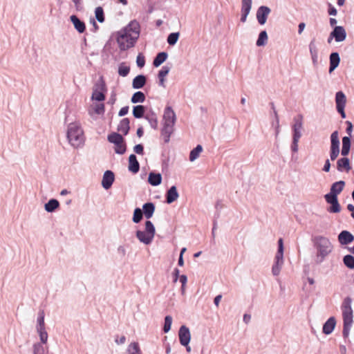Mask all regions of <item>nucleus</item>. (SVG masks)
I'll return each instance as SVG.
<instances>
[{
  "instance_id": "obj_1",
  "label": "nucleus",
  "mask_w": 354,
  "mask_h": 354,
  "mask_svg": "<svg viewBox=\"0 0 354 354\" xmlns=\"http://www.w3.org/2000/svg\"><path fill=\"white\" fill-rule=\"evenodd\" d=\"M312 241L317 250L315 263L320 264L331 253L333 246L330 240L324 236H315Z\"/></svg>"
},
{
  "instance_id": "obj_2",
  "label": "nucleus",
  "mask_w": 354,
  "mask_h": 354,
  "mask_svg": "<svg viewBox=\"0 0 354 354\" xmlns=\"http://www.w3.org/2000/svg\"><path fill=\"white\" fill-rule=\"evenodd\" d=\"M351 299L346 297L344 299L342 305V316H343V331L342 335L344 338H347L349 335L351 328L353 324V309L351 307Z\"/></svg>"
},
{
  "instance_id": "obj_3",
  "label": "nucleus",
  "mask_w": 354,
  "mask_h": 354,
  "mask_svg": "<svg viewBox=\"0 0 354 354\" xmlns=\"http://www.w3.org/2000/svg\"><path fill=\"white\" fill-rule=\"evenodd\" d=\"M67 138L73 147L82 146L84 141L82 129L77 124L71 123L68 127Z\"/></svg>"
},
{
  "instance_id": "obj_4",
  "label": "nucleus",
  "mask_w": 354,
  "mask_h": 354,
  "mask_svg": "<svg viewBox=\"0 0 354 354\" xmlns=\"http://www.w3.org/2000/svg\"><path fill=\"white\" fill-rule=\"evenodd\" d=\"M115 40L118 43L120 51H126L135 46L138 40H130L132 37L129 36L126 32L117 31L114 33Z\"/></svg>"
},
{
  "instance_id": "obj_5",
  "label": "nucleus",
  "mask_w": 354,
  "mask_h": 354,
  "mask_svg": "<svg viewBox=\"0 0 354 354\" xmlns=\"http://www.w3.org/2000/svg\"><path fill=\"white\" fill-rule=\"evenodd\" d=\"M120 31L124 32L129 35V36L132 37L133 39H130V40H138L140 33V25L136 20H132L128 25L120 30Z\"/></svg>"
},
{
  "instance_id": "obj_6",
  "label": "nucleus",
  "mask_w": 354,
  "mask_h": 354,
  "mask_svg": "<svg viewBox=\"0 0 354 354\" xmlns=\"http://www.w3.org/2000/svg\"><path fill=\"white\" fill-rule=\"evenodd\" d=\"M330 158L331 160H335L339 154V140L338 131H335L330 135Z\"/></svg>"
},
{
  "instance_id": "obj_7",
  "label": "nucleus",
  "mask_w": 354,
  "mask_h": 354,
  "mask_svg": "<svg viewBox=\"0 0 354 354\" xmlns=\"http://www.w3.org/2000/svg\"><path fill=\"white\" fill-rule=\"evenodd\" d=\"M346 102V99L344 93L342 91L337 92L335 94L336 109L342 118H346V113L344 111Z\"/></svg>"
},
{
  "instance_id": "obj_8",
  "label": "nucleus",
  "mask_w": 354,
  "mask_h": 354,
  "mask_svg": "<svg viewBox=\"0 0 354 354\" xmlns=\"http://www.w3.org/2000/svg\"><path fill=\"white\" fill-rule=\"evenodd\" d=\"M179 341L182 346H187L190 342L191 334L188 327L183 325L178 330Z\"/></svg>"
},
{
  "instance_id": "obj_9",
  "label": "nucleus",
  "mask_w": 354,
  "mask_h": 354,
  "mask_svg": "<svg viewBox=\"0 0 354 354\" xmlns=\"http://www.w3.org/2000/svg\"><path fill=\"white\" fill-rule=\"evenodd\" d=\"M271 10L266 6H261L257 10V19L260 25H264L266 23L268 17L270 13Z\"/></svg>"
},
{
  "instance_id": "obj_10",
  "label": "nucleus",
  "mask_w": 354,
  "mask_h": 354,
  "mask_svg": "<svg viewBox=\"0 0 354 354\" xmlns=\"http://www.w3.org/2000/svg\"><path fill=\"white\" fill-rule=\"evenodd\" d=\"M345 186V182L344 180L337 181L331 185L330 192L326 194L324 196L328 197H337Z\"/></svg>"
},
{
  "instance_id": "obj_11",
  "label": "nucleus",
  "mask_w": 354,
  "mask_h": 354,
  "mask_svg": "<svg viewBox=\"0 0 354 354\" xmlns=\"http://www.w3.org/2000/svg\"><path fill=\"white\" fill-rule=\"evenodd\" d=\"M332 37L336 42H342L346 38V32L343 26H335L332 30Z\"/></svg>"
},
{
  "instance_id": "obj_12",
  "label": "nucleus",
  "mask_w": 354,
  "mask_h": 354,
  "mask_svg": "<svg viewBox=\"0 0 354 354\" xmlns=\"http://www.w3.org/2000/svg\"><path fill=\"white\" fill-rule=\"evenodd\" d=\"M115 180V176L112 171L106 170L102 177V186L105 189H109L113 185Z\"/></svg>"
},
{
  "instance_id": "obj_13",
  "label": "nucleus",
  "mask_w": 354,
  "mask_h": 354,
  "mask_svg": "<svg viewBox=\"0 0 354 354\" xmlns=\"http://www.w3.org/2000/svg\"><path fill=\"white\" fill-rule=\"evenodd\" d=\"M163 121L165 124H176V115L171 106H166L165 109Z\"/></svg>"
},
{
  "instance_id": "obj_14",
  "label": "nucleus",
  "mask_w": 354,
  "mask_h": 354,
  "mask_svg": "<svg viewBox=\"0 0 354 354\" xmlns=\"http://www.w3.org/2000/svg\"><path fill=\"white\" fill-rule=\"evenodd\" d=\"M174 125L172 124L163 123L162 128L161 129V136L164 139L165 143H168L170 140V137L174 131Z\"/></svg>"
},
{
  "instance_id": "obj_15",
  "label": "nucleus",
  "mask_w": 354,
  "mask_h": 354,
  "mask_svg": "<svg viewBox=\"0 0 354 354\" xmlns=\"http://www.w3.org/2000/svg\"><path fill=\"white\" fill-rule=\"evenodd\" d=\"M324 198L326 203L330 205V206L327 209L328 212L330 213H338L340 212L341 207L338 202L337 197L324 196Z\"/></svg>"
},
{
  "instance_id": "obj_16",
  "label": "nucleus",
  "mask_w": 354,
  "mask_h": 354,
  "mask_svg": "<svg viewBox=\"0 0 354 354\" xmlns=\"http://www.w3.org/2000/svg\"><path fill=\"white\" fill-rule=\"evenodd\" d=\"M338 241L341 245H348L354 241V236L350 232L343 230L338 235Z\"/></svg>"
},
{
  "instance_id": "obj_17",
  "label": "nucleus",
  "mask_w": 354,
  "mask_h": 354,
  "mask_svg": "<svg viewBox=\"0 0 354 354\" xmlns=\"http://www.w3.org/2000/svg\"><path fill=\"white\" fill-rule=\"evenodd\" d=\"M336 325V320L334 317H330L328 319V320L324 324L322 328V332L325 335H330L333 331Z\"/></svg>"
},
{
  "instance_id": "obj_18",
  "label": "nucleus",
  "mask_w": 354,
  "mask_h": 354,
  "mask_svg": "<svg viewBox=\"0 0 354 354\" xmlns=\"http://www.w3.org/2000/svg\"><path fill=\"white\" fill-rule=\"evenodd\" d=\"M166 202L168 204H171L176 201L179 196L177 188L175 185L171 186L166 193Z\"/></svg>"
},
{
  "instance_id": "obj_19",
  "label": "nucleus",
  "mask_w": 354,
  "mask_h": 354,
  "mask_svg": "<svg viewBox=\"0 0 354 354\" xmlns=\"http://www.w3.org/2000/svg\"><path fill=\"white\" fill-rule=\"evenodd\" d=\"M136 236L141 243L145 245H149L154 238L153 236H150L147 232L142 230H137Z\"/></svg>"
},
{
  "instance_id": "obj_20",
  "label": "nucleus",
  "mask_w": 354,
  "mask_h": 354,
  "mask_svg": "<svg viewBox=\"0 0 354 354\" xmlns=\"http://www.w3.org/2000/svg\"><path fill=\"white\" fill-rule=\"evenodd\" d=\"M147 76L145 75H138L132 81V87L134 89H140L144 87L147 83Z\"/></svg>"
},
{
  "instance_id": "obj_21",
  "label": "nucleus",
  "mask_w": 354,
  "mask_h": 354,
  "mask_svg": "<svg viewBox=\"0 0 354 354\" xmlns=\"http://www.w3.org/2000/svg\"><path fill=\"white\" fill-rule=\"evenodd\" d=\"M70 19L77 31L80 33H83L85 31V23L83 21H81L76 15H71L70 17Z\"/></svg>"
},
{
  "instance_id": "obj_22",
  "label": "nucleus",
  "mask_w": 354,
  "mask_h": 354,
  "mask_svg": "<svg viewBox=\"0 0 354 354\" xmlns=\"http://www.w3.org/2000/svg\"><path fill=\"white\" fill-rule=\"evenodd\" d=\"M308 46L313 64L314 66H316L318 61V49L317 48L315 39L310 41Z\"/></svg>"
},
{
  "instance_id": "obj_23",
  "label": "nucleus",
  "mask_w": 354,
  "mask_h": 354,
  "mask_svg": "<svg viewBox=\"0 0 354 354\" xmlns=\"http://www.w3.org/2000/svg\"><path fill=\"white\" fill-rule=\"evenodd\" d=\"M351 169L350 165V161L348 158L344 156L343 158H339L337 161V169L339 171H343L345 170L346 171H348Z\"/></svg>"
},
{
  "instance_id": "obj_24",
  "label": "nucleus",
  "mask_w": 354,
  "mask_h": 354,
  "mask_svg": "<svg viewBox=\"0 0 354 354\" xmlns=\"http://www.w3.org/2000/svg\"><path fill=\"white\" fill-rule=\"evenodd\" d=\"M155 209L156 207L154 203L152 202H148L142 205V211L146 218L149 219L153 216Z\"/></svg>"
},
{
  "instance_id": "obj_25",
  "label": "nucleus",
  "mask_w": 354,
  "mask_h": 354,
  "mask_svg": "<svg viewBox=\"0 0 354 354\" xmlns=\"http://www.w3.org/2000/svg\"><path fill=\"white\" fill-rule=\"evenodd\" d=\"M129 170L134 174L139 171L140 164L135 154H131L129 157Z\"/></svg>"
},
{
  "instance_id": "obj_26",
  "label": "nucleus",
  "mask_w": 354,
  "mask_h": 354,
  "mask_svg": "<svg viewBox=\"0 0 354 354\" xmlns=\"http://www.w3.org/2000/svg\"><path fill=\"white\" fill-rule=\"evenodd\" d=\"M329 73H331L339 64L340 57L337 52L330 53V57Z\"/></svg>"
},
{
  "instance_id": "obj_27",
  "label": "nucleus",
  "mask_w": 354,
  "mask_h": 354,
  "mask_svg": "<svg viewBox=\"0 0 354 354\" xmlns=\"http://www.w3.org/2000/svg\"><path fill=\"white\" fill-rule=\"evenodd\" d=\"M130 120L129 118H125L120 120L117 130L118 132L122 133L124 136H127L129 133L130 129Z\"/></svg>"
},
{
  "instance_id": "obj_28",
  "label": "nucleus",
  "mask_w": 354,
  "mask_h": 354,
  "mask_svg": "<svg viewBox=\"0 0 354 354\" xmlns=\"http://www.w3.org/2000/svg\"><path fill=\"white\" fill-rule=\"evenodd\" d=\"M148 182L152 186H158L162 182V175L160 173L151 171L149 174Z\"/></svg>"
},
{
  "instance_id": "obj_29",
  "label": "nucleus",
  "mask_w": 354,
  "mask_h": 354,
  "mask_svg": "<svg viewBox=\"0 0 354 354\" xmlns=\"http://www.w3.org/2000/svg\"><path fill=\"white\" fill-rule=\"evenodd\" d=\"M252 3L249 2H241V17L240 19L241 22L244 23L246 21L247 17L250 14V10L252 8Z\"/></svg>"
},
{
  "instance_id": "obj_30",
  "label": "nucleus",
  "mask_w": 354,
  "mask_h": 354,
  "mask_svg": "<svg viewBox=\"0 0 354 354\" xmlns=\"http://www.w3.org/2000/svg\"><path fill=\"white\" fill-rule=\"evenodd\" d=\"M342 147L341 150V154L343 156H346L350 151L351 141L350 136H344L342 138Z\"/></svg>"
},
{
  "instance_id": "obj_31",
  "label": "nucleus",
  "mask_w": 354,
  "mask_h": 354,
  "mask_svg": "<svg viewBox=\"0 0 354 354\" xmlns=\"http://www.w3.org/2000/svg\"><path fill=\"white\" fill-rule=\"evenodd\" d=\"M59 207V203L57 199L51 198L45 205L44 209L49 213L54 212Z\"/></svg>"
},
{
  "instance_id": "obj_32",
  "label": "nucleus",
  "mask_w": 354,
  "mask_h": 354,
  "mask_svg": "<svg viewBox=\"0 0 354 354\" xmlns=\"http://www.w3.org/2000/svg\"><path fill=\"white\" fill-rule=\"evenodd\" d=\"M168 57V54L166 52L158 53L153 60V65L154 67L160 66L163 62L166 61Z\"/></svg>"
},
{
  "instance_id": "obj_33",
  "label": "nucleus",
  "mask_w": 354,
  "mask_h": 354,
  "mask_svg": "<svg viewBox=\"0 0 354 354\" xmlns=\"http://www.w3.org/2000/svg\"><path fill=\"white\" fill-rule=\"evenodd\" d=\"M124 138L123 136L117 132H113L108 135L107 136V140L110 143L113 144H121L122 142H124Z\"/></svg>"
},
{
  "instance_id": "obj_34",
  "label": "nucleus",
  "mask_w": 354,
  "mask_h": 354,
  "mask_svg": "<svg viewBox=\"0 0 354 354\" xmlns=\"http://www.w3.org/2000/svg\"><path fill=\"white\" fill-rule=\"evenodd\" d=\"M146 107L143 105H136L133 107L132 113L135 118L140 119L145 118Z\"/></svg>"
},
{
  "instance_id": "obj_35",
  "label": "nucleus",
  "mask_w": 354,
  "mask_h": 354,
  "mask_svg": "<svg viewBox=\"0 0 354 354\" xmlns=\"http://www.w3.org/2000/svg\"><path fill=\"white\" fill-rule=\"evenodd\" d=\"M274 261L283 263V241L281 238L278 240V250L274 257Z\"/></svg>"
},
{
  "instance_id": "obj_36",
  "label": "nucleus",
  "mask_w": 354,
  "mask_h": 354,
  "mask_svg": "<svg viewBox=\"0 0 354 354\" xmlns=\"http://www.w3.org/2000/svg\"><path fill=\"white\" fill-rule=\"evenodd\" d=\"M145 119H146L149 123L151 127L153 129H157L158 128V119L156 114L151 111V114H147L145 116Z\"/></svg>"
},
{
  "instance_id": "obj_37",
  "label": "nucleus",
  "mask_w": 354,
  "mask_h": 354,
  "mask_svg": "<svg viewBox=\"0 0 354 354\" xmlns=\"http://www.w3.org/2000/svg\"><path fill=\"white\" fill-rule=\"evenodd\" d=\"M145 95L142 91H136L133 94L131 98V102L133 104H137V103H142L145 100Z\"/></svg>"
},
{
  "instance_id": "obj_38",
  "label": "nucleus",
  "mask_w": 354,
  "mask_h": 354,
  "mask_svg": "<svg viewBox=\"0 0 354 354\" xmlns=\"http://www.w3.org/2000/svg\"><path fill=\"white\" fill-rule=\"evenodd\" d=\"M268 34L266 30H262L259 32L258 39L256 42L257 46H264L268 42Z\"/></svg>"
},
{
  "instance_id": "obj_39",
  "label": "nucleus",
  "mask_w": 354,
  "mask_h": 354,
  "mask_svg": "<svg viewBox=\"0 0 354 354\" xmlns=\"http://www.w3.org/2000/svg\"><path fill=\"white\" fill-rule=\"evenodd\" d=\"M202 151H203V147L201 145H198L195 148H194L190 151L189 160L191 162H193L195 160H196L198 158L199 154L202 152Z\"/></svg>"
},
{
  "instance_id": "obj_40",
  "label": "nucleus",
  "mask_w": 354,
  "mask_h": 354,
  "mask_svg": "<svg viewBox=\"0 0 354 354\" xmlns=\"http://www.w3.org/2000/svg\"><path fill=\"white\" fill-rule=\"evenodd\" d=\"M127 354H142L138 342H132L129 345Z\"/></svg>"
},
{
  "instance_id": "obj_41",
  "label": "nucleus",
  "mask_w": 354,
  "mask_h": 354,
  "mask_svg": "<svg viewBox=\"0 0 354 354\" xmlns=\"http://www.w3.org/2000/svg\"><path fill=\"white\" fill-rule=\"evenodd\" d=\"M143 212L139 207H136L133 211L132 221L134 223H139L143 218Z\"/></svg>"
},
{
  "instance_id": "obj_42",
  "label": "nucleus",
  "mask_w": 354,
  "mask_h": 354,
  "mask_svg": "<svg viewBox=\"0 0 354 354\" xmlns=\"http://www.w3.org/2000/svg\"><path fill=\"white\" fill-rule=\"evenodd\" d=\"M118 74L122 77H127L130 72V67L124 62L121 63L118 66Z\"/></svg>"
},
{
  "instance_id": "obj_43",
  "label": "nucleus",
  "mask_w": 354,
  "mask_h": 354,
  "mask_svg": "<svg viewBox=\"0 0 354 354\" xmlns=\"http://www.w3.org/2000/svg\"><path fill=\"white\" fill-rule=\"evenodd\" d=\"M180 32H175L170 33L167 39V41L170 46H174L179 38Z\"/></svg>"
},
{
  "instance_id": "obj_44",
  "label": "nucleus",
  "mask_w": 354,
  "mask_h": 354,
  "mask_svg": "<svg viewBox=\"0 0 354 354\" xmlns=\"http://www.w3.org/2000/svg\"><path fill=\"white\" fill-rule=\"evenodd\" d=\"M344 264L349 269H354V257L346 254L343 258Z\"/></svg>"
},
{
  "instance_id": "obj_45",
  "label": "nucleus",
  "mask_w": 354,
  "mask_h": 354,
  "mask_svg": "<svg viewBox=\"0 0 354 354\" xmlns=\"http://www.w3.org/2000/svg\"><path fill=\"white\" fill-rule=\"evenodd\" d=\"M145 232L149 234L150 236H152L154 237L155 233H156V229L153 224V223L151 221H147L145 223Z\"/></svg>"
},
{
  "instance_id": "obj_46",
  "label": "nucleus",
  "mask_w": 354,
  "mask_h": 354,
  "mask_svg": "<svg viewBox=\"0 0 354 354\" xmlns=\"http://www.w3.org/2000/svg\"><path fill=\"white\" fill-rule=\"evenodd\" d=\"M44 311L43 310H39L38 313V317L37 319V326L36 328H45V322H44Z\"/></svg>"
},
{
  "instance_id": "obj_47",
  "label": "nucleus",
  "mask_w": 354,
  "mask_h": 354,
  "mask_svg": "<svg viewBox=\"0 0 354 354\" xmlns=\"http://www.w3.org/2000/svg\"><path fill=\"white\" fill-rule=\"evenodd\" d=\"M294 124L292 127V130L301 131L303 128V118L302 115H298V118H294Z\"/></svg>"
},
{
  "instance_id": "obj_48",
  "label": "nucleus",
  "mask_w": 354,
  "mask_h": 354,
  "mask_svg": "<svg viewBox=\"0 0 354 354\" xmlns=\"http://www.w3.org/2000/svg\"><path fill=\"white\" fill-rule=\"evenodd\" d=\"M37 329V332L39 334V339H40V341H41V343L42 345L44 344H46L47 342V340H48V333L46 330V328H41V329L40 328H36Z\"/></svg>"
},
{
  "instance_id": "obj_49",
  "label": "nucleus",
  "mask_w": 354,
  "mask_h": 354,
  "mask_svg": "<svg viewBox=\"0 0 354 354\" xmlns=\"http://www.w3.org/2000/svg\"><path fill=\"white\" fill-rule=\"evenodd\" d=\"M95 15L96 19L100 23H103L104 21V19H105L104 14L103 8L102 7L99 6L95 8Z\"/></svg>"
},
{
  "instance_id": "obj_50",
  "label": "nucleus",
  "mask_w": 354,
  "mask_h": 354,
  "mask_svg": "<svg viewBox=\"0 0 354 354\" xmlns=\"http://www.w3.org/2000/svg\"><path fill=\"white\" fill-rule=\"evenodd\" d=\"M91 99L93 100L102 102L105 100V95L102 91L93 90Z\"/></svg>"
},
{
  "instance_id": "obj_51",
  "label": "nucleus",
  "mask_w": 354,
  "mask_h": 354,
  "mask_svg": "<svg viewBox=\"0 0 354 354\" xmlns=\"http://www.w3.org/2000/svg\"><path fill=\"white\" fill-rule=\"evenodd\" d=\"M171 324H172V317L170 315H167L165 317V323H164V326H163V328H162L165 333H167L170 330Z\"/></svg>"
},
{
  "instance_id": "obj_52",
  "label": "nucleus",
  "mask_w": 354,
  "mask_h": 354,
  "mask_svg": "<svg viewBox=\"0 0 354 354\" xmlns=\"http://www.w3.org/2000/svg\"><path fill=\"white\" fill-rule=\"evenodd\" d=\"M115 152L117 154H124L126 152L127 150V145L125 143V140H124V142H122L121 144H115Z\"/></svg>"
},
{
  "instance_id": "obj_53",
  "label": "nucleus",
  "mask_w": 354,
  "mask_h": 354,
  "mask_svg": "<svg viewBox=\"0 0 354 354\" xmlns=\"http://www.w3.org/2000/svg\"><path fill=\"white\" fill-rule=\"evenodd\" d=\"M283 263L275 261L272 267V273L274 276H278L281 272Z\"/></svg>"
},
{
  "instance_id": "obj_54",
  "label": "nucleus",
  "mask_w": 354,
  "mask_h": 354,
  "mask_svg": "<svg viewBox=\"0 0 354 354\" xmlns=\"http://www.w3.org/2000/svg\"><path fill=\"white\" fill-rule=\"evenodd\" d=\"M93 90H95V91H102V92H104L106 91V84H105V82L104 81L102 80V78L101 77L100 80H98L95 84V86H94V88H93Z\"/></svg>"
},
{
  "instance_id": "obj_55",
  "label": "nucleus",
  "mask_w": 354,
  "mask_h": 354,
  "mask_svg": "<svg viewBox=\"0 0 354 354\" xmlns=\"http://www.w3.org/2000/svg\"><path fill=\"white\" fill-rule=\"evenodd\" d=\"M33 354H46L44 346L40 343H36L33 345Z\"/></svg>"
},
{
  "instance_id": "obj_56",
  "label": "nucleus",
  "mask_w": 354,
  "mask_h": 354,
  "mask_svg": "<svg viewBox=\"0 0 354 354\" xmlns=\"http://www.w3.org/2000/svg\"><path fill=\"white\" fill-rule=\"evenodd\" d=\"M136 64L139 68H143L145 65V57L142 53H139L136 58Z\"/></svg>"
},
{
  "instance_id": "obj_57",
  "label": "nucleus",
  "mask_w": 354,
  "mask_h": 354,
  "mask_svg": "<svg viewBox=\"0 0 354 354\" xmlns=\"http://www.w3.org/2000/svg\"><path fill=\"white\" fill-rule=\"evenodd\" d=\"M170 69L171 68L169 66L167 65L163 66L162 68L158 71V77H165V76L169 74Z\"/></svg>"
},
{
  "instance_id": "obj_58",
  "label": "nucleus",
  "mask_w": 354,
  "mask_h": 354,
  "mask_svg": "<svg viewBox=\"0 0 354 354\" xmlns=\"http://www.w3.org/2000/svg\"><path fill=\"white\" fill-rule=\"evenodd\" d=\"M94 111L98 115H102L104 113V104L103 103L97 104L94 108Z\"/></svg>"
},
{
  "instance_id": "obj_59",
  "label": "nucleus",
  "mask_w": 354,
  "mask_h": 354,
  "mask_svg": "<svg viewBox=\"0 0 354 354\" xmlns=\"http://www.w3.org/2000/svg\"><path fill=\"white\" fill-rule=\"evenodd\" d=\"M133 151L138 155H142L144 152V147L142 144H138L134 146Z\"/></svg>"
},
{
  "instance_id": "obj_60",
  "label": "nucleus",
  "mask_w": 354,
  "mask_h": 354,
  "mask_svg": "<svg viewBox=\"0 0 354 354\" xmlns=\"http://www.w3.org/2000/svg\"><path fill=\"white\" fill-rule=\"evenodd\" d=\"M346 124L347 125L346 129V132L348 134L347 136H350V138H351L353 129V124L351 122H350L348 120L346 121Z\"/></svg>"
},
{
  "instance_id": "obj_61",
  "label": "nucleus",
  "mask_w": 354,
  "mask_h": 354,
  "mask_svg": "<svg viewBox=\"0 0 354 354\" xmlns=\"http://www.w3.org/2000/svg\"><path fill=\"white\" fill-rule=\"evenodd\" d=\"M328 13L329 15L335 16L337 13V9L331 4L328 3Z\"/></svg>"
},
{
  "instance_id": "obj_62",
  "label": "nucleus",
  "mask_w": 354,
  "mask_h": 354,
  "mask_svg": "<svg viewBox=\"0 0 354 354\" xmlns=\"http://www.w3.org/2000/svg\"><path fill=\"white\" fill-rule=\"evenodd\" d=\"M301 137V132L300 131L292 130V140L298 141Z\"/></svg>"
},
{
  "instance_id": "obj_63",
  "label": "nucleus",
  "mask_w": 354,
  "mask_h": 354,
  "mask_svg": "<svg viewBox=\"0 0 354 354\" xmlns=\"http://www.w3.org/2000/svg\"><path fill=\"white\" fill-rule=\"evenodd\" d=\"M128 112H129V106H125L120 110V111L118 113V115L120 117L124 116L125 115H127L128 113Z\"/></svg>"
},
{
  "instance_id": "obj_64",
  "label": "nucleus",
  "mask_w": 354,
  "mask_h": 354,
  "mask_svg": "<svg viewBox=\"0 0 354 354\" xmlns=\"http://www.w3.org/2000/svg\"><path fill=\"white\" fill-rule=\"evenodd\" d=\"M118 254L121 257H124L126 255V249L124 245L118 246L117 249Z\"/></svg>"
}]
</instances>
